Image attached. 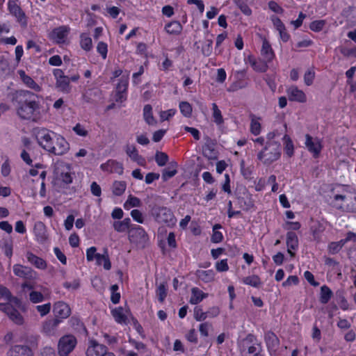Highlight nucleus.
Instances as JSON below:
<instances>
[{
    "label": "nucleus",
    "instance_id": "1",
    "mask_svg": "<svg viewBox=\"0 0 356 356\" xmlns=\"http://www.w3.org/2000/svg\"><path fill=\"white\" fill-rule=\"evenodd\" d=\"M0 310L5 312L15 323L22 325L24 318L17 309L21 307V301L17 298L12 296L9 290L4 286H0Z\"/></svg>",
    "mask_w": 356,
    "mask_h": 356
},
{
    "label": "nucleus",
    "instance_id": "2",
    "mask_svg": "<svg viewBox=\"0 0 356 356\" xmlns=\"http://www.w3.org/2000/svg\"><path fill=\"white\" fill-rule=\"evenodd\" d=\"M19 95L24 102L17 108V115L24 120L38 122L42 118L39 103L33 99V94L28 90H22Z\"/></svg>",
    "mask_w": 356,
    "mask_h": 356
},
{
    "label": "nucleus",
    "instance_id": "3",
    "mask_svg": "<svg viewBox=\"0 0 356 356\" xmlns=\"http://www.w3.org/2000/svg\"><path fill=\"white\" fill-rule=\"evenodd\" d=\"M330 204L343 212H356V197L349 194H335Z\"/></svg>",
    "mask_w": 356,
    "mask_h": 356
},
{
    "label": "nucleus",
    "instance_id": "4",
    "mask_svg": "<svg viewBox=\"0 0 356 356\" xmlns=\"http://www.w3.org/2000/svg\"><path fill=\"white\" fill-rule=\"evenodd\" d=\"M281 156V147L279 143H266L264 147L259 152L257 158L264 164H270Z\"/></svg>",
    "mask_w": 356,
    "mask_h": 356
},
{
    "label": "nucleus",
    "instance_id": "5",
    "mask_svg": "<svg viewBox=\"0 0 356 356\" xmlns=\"http://www.w3.org/2000/svg\"><path fill=\"white\" fill-rule=\"evenodd\" d=\"M34 135L39 145L48 152L57 133L45 128H37L34 130Z\"/></svg>",
    "mask_w": 356,
    "mask_h": 356
},
{
    "label": "nucleus",
    "instance_id": "6",
    "mask_svg": "<svg viewBox=\"0 0 356 356\" xmlns=\"http://www.w3.org/2000/svg\"><path fill=\"white\" fill-rule=\"evenodd\" d=\"M70 148V145L67 140L62 135L57 134L48 152L56 156H63L69 152Z\"/></svg>",
    "mask_w": 356,
    "mask_h": 356
},
{
    "label": "nucleus",
    "instance_id": "7",
    "mask_svg": "<svg viewBox=\"0 0 356 356\" xmlns=\"http://www.w3.org/2000/svg\"><path fill=\"white\" fill-rule=\"evenodd\" d=\"M77 343L74 336L67 334L62 337L58 343L59 356H68L72 352Z\"/></svg>",
    "mask_w": 356,
    "mask_h": 356
},
{
    "label": "nucleus",
    "instance_id": "8",
    "mask_svg": "<svg viewBox=\"0 0 356 356\" xmlns=\"http://www.w3.org/2000/svg\"><path fill=\"white\" fill-rule=\"evenodd\" d=\"M54 173L56 179L61 180L65 184L72 182L71 175V166L63 161H58L54 165Z\"/></svg>",
    "mask_w": 356,
    "mask_h": 356
},
{
    "label": "nucleus",
    "instance_id": "9",
    "mask_svg": "<svg viewBox=\"0 0 356 356\" xmlns=\"http://www.w3.org/2000/svg\"><path fill=\"white\" fill-rule=\"evenodd\" d=\"M305 145L314 158H318L323 148L322 139L318 137H312L309 134L305 135Z\"/></svg>",
    "mask_w": 356,
    "mask_h": 356
},
{
    "label": "nucleus",
    "instance_id": "10",
    "mask_svg": "<svg viewBox=\"0 0 356 356\" xmlns=\"http://www.w3.org/2000/svg\"><path fill=\"white\" fill-rule=\"evenodd\" d=\"M53 74L56 79V88L63 93H70L72 90V86L70 83V77L65 76L60 69L54 70Z\"/></svg>",
    "mask_w": 356,
    "mask_h": 356
},
{
    "label": "nucleus",
    "instance_id": "11",
    "mask_svg": "<svg viewBox=\"0 0 356 356\" xmlns=\"http://www.w3.org/2000/svg\"><path fill=\"white\" fill-rule=\"evenodd\" d=\"M17 0H8V8L11 15H13L22 26L26 27L27 19L25 13L17 4Z\"/></svg>",
    "mask_w": 356,
    "mask_h": 356
},
{
    "label": "nucleus",
    "instance_id": "12",
    "mask_svg": "<svg viewBox=\"0 0 356 356\" xmlns=\"http://www.w3.org/2000/svg\"><path fill=\"white\" fill-rule=\"evenodd\" d=\"M70 32V27L63 25L53 29L49 37L51 40L57 44H65L67 41V36Z\"/></svg>",
    "mask_w": 356,
    "mask_h": 356
},
{
    "label": "nucleus",
    "instance_id": "13",
    "mask_svg": "<svg viewBox=\"0 0 356 356\" xmlns=\"http://www.w3.org/2000/svg\"><path fill=\"white\" fill-rule=\"evenodd\" d=\"M129 84V74L123 76L120 79L115 90V101L117 102H124L127 97V88Z\"/></svg>",
    "mask_w": 356,
    "mask_h": 356
},
{
    "label": "nucleus",
    "instance_id": "14",
    "mask_svg": "<svg viewBox=\"0 0 356 356\" xmlns=\"http://www.w3.org/2000/svg\"><path fill=\"white\" fill-rule=\"evenodd\" d=\"M156 220L160 223H164L171 227L176 224L177 220L173 213L167 208H161L156 216Z\"/></svg>",
    "mask_w": 356,
    "mask_h": 356
},
{
    "label": "nucleus",
    "instance_id": "15",
    "mask_svg": "<svg viewBox=\"0 0 356 356\" xmlns=\"http://www.w3.org/2000/svg\"><path fill=\"white\" fill-rule=\"evenodd\" d=\"M53 312L55 318L59 319L60 321L69 317L71 314L70 306L63 301L55 302L53 307Z\"/></svg>",
    "mask_w": 356,
    "mask_h": 356
},
{
    "label": "nucleus",
    "instance_id": "16",
    "mask_svg": "<svg viewBox=\"0 0 356 356\" xmlns=\"http://www.w3.org/2000/svg\"><path fill=\"white\" fill-rule=\"evenodd\" d=\"M109 353L106 346L95 340H90L86 350V356H104Z\"/></svg>",
    "mask_w": 356,
    "mask_h": 356
},
{
    "label": "nucleus",
    "instance_id": "17",
    "mask_svg": "<svg viewBox=\"0 0 356 356\" xmlns=\"http://www.w3.org/2000/svg\"><path fill=\"white\" fill-rule=\"evenodd\" d=\"M286 94L290 101L299 103H305L307 102V96L305 93L296 86H291L289 87L286 89Z\"/></svg>",
    "mask_w": 356,
    "mask_h": 356
},
{
    "label": "nucleus",
    "instance_id": "18",
    "mask_svg": "<svg viewBox=\"0 0 356 356\" xmlns=\"http://www.w3.org/2000/svg\"><path fill=\"white\" fill-rule=\"evenodd\" d=\"M100 168L102 171L108 173H117L122 175L123 173V165L115 160H108L106 163L101 164Z\"/></svg>",
    "mask_w": 356,
    "mask_h": 356
},
{
    "label": "nucleus",
    "instance_id": "19",
    "mask_svg": "<svg viewBox=\"0 0 356 356\" xmlns=\"http://www.w3.org/2000/svg\"><path fill=\"white\" fill-rule=\"evenodd\" d=\"M147 236L144 229L140 226H136L129 230V240L131 243H138L145 240Z\"/></svg>",
    "mask_w": 356,
    "mask_h": 356
},
{
    "label": "nucleus",
    "instance_id": "20",
    "mask_svg": "<svg viewBox=\"0 0 356 356\" xmlns=\"http://www.w3.org/2000/svg\"><path fill=\"white\" fill-rule=\"evenodd\" d=\"M13 273L16 276L25 280L33 279L36 274L31 268L20 264L13 266Z\"/></svg>",
    "mask_w": 356,
    "mask_h": 356
},
{
    "label": "nucleus",
    "instance_id": "21",
    "mask_svg": "<svg viewBox=\"0 0 356 356\" xmlns=\"http://www.w3.org/2000/svg\"><path fill=\"white\" fill-rule=\"evenodd\" d=\"M262 45L261 48V55L267 62L271 63L275 57V52L268 40L263 37Z\"/></svg>",
    "mask_w": 356,
    "mask_h": 356
},
{
    "label": "nucleus",
    "instance_id": "22",
    "mask_svg": "<svg viewBox=\"0 0 356 356\" xmlns=\"http://www.w3.org/2000/svg\"><path fill=\"white\" fill-rule=\"evenodd\" d=\"M36 240L39 243H44L48 238L47 227L42 222H37L33 228Z\"/></svg>",
    "mask_w": 356,
    "mask_h": 356
},
{
    "label": "nucleus",
    "instance_id": "23",
    "mask_svg": "<svg viewBox=\"0 0 356 356\" xmlns=\"http://www.w3.org/2000/svg\"><path fill=\"white\" fill-rule=\"evenodd\" d=\"M60 323V320L57 318L47 319L42 323V332L47 335H53Z\"/></svg>",
    "mask_w": 356,
    "mask_h": 356
},
{
    "label": "nucleus",
    "instance_id": "24",
    "mask_svg": "<svg viewBox=\"0 0 356 356\" xmlns=\"http://www.w3.org/2000/svg\"><path fill=\"white\" fill-rule=\"evenodd\" d=\"M49 293L48 289H44L43 293L35 290L29 292V300L33 304H38L44 301L49 298Z\"/></svg>",
    "mask_w": 356,
    "mask_h": 356
},
{
    "label": "nucleus",
    "instance_id": "25",
    "mask_svg": "<svg viewBox=\"0 0 356 356\" xmlns=\"http://www.w3.org/2000/svg\"><path fill=\"white\" fill-rule=\"evenodd\" d=\"M128 309L118 307L111 310V314L118 323H126L127 321Z\"/></svg>",
    "mask_w": 356,
    "mask_h": 356
},
{
    "label": "nucleus",
    "instance_id": "26",
    "mask_svg": "<svg viewBox=\"0 0 356 356\" xmlns=\"http://www.w3.org/2000/svg\"><path fill=\"white\" fill-rule=\"evenodd\" d=\"M8 356H33L32 350L24 346H15L7 353Z\"/></svg>",
    "mask_w": 356,
    "mask_h": 356
},
{
    "label": "nucleus",
    "instance_id": "27",
    "mask_svg": "<svg viewBox=\"0 0 356 356\" xmlns=\"http://www.w3.org/2000/svg\"><path fill=\"white\" fill-rule=\"evenodd\" d=\"M287 252L291 257L294 256L293 250H296L298 247V239L297 235L292 232L286 234Z\"/></svg>",
    "mask_w": 356,
    "mask_h": 356
},
{
    "label": "nucleus",
    "instance_id": "28",
    "mask_svg": "<svg viewBox=\"0 0 356 356\" xmlns=\"http://www.w3.org/2000/svg\"><path fill=\"white\" fill-rule=\"evenodd\" d=\"M18 74L22 80L23 83L29 88L35 92H40L42 87L38 84L31 76H28L24 71L20 70Z\"/></svg>",
    "mask_w": 356,
    "mask_h": 356
},
{
    "label": "nucleus",
    "instance_id": "29",
    "mask_svg": "<svg viewBox=\"0 0 356 356\" xmlns=\"http://www.w3.org/2000/svg\"><path fill=\"white\" fill-rule=\"evenodd\" d=\"M125 151L130 159L136 162L138 165H144L145 164V159L139 155L138 150L134 145H127Z\"/></svg>",
    "mask_w": 356,
    "mask_h": 356
},
{
    "label": "nucleus",
    "instance_id": "30",
    "mask_svg": "<svg viewBox=\"0 0 356 356\" xmlns=\"http://www.w3.org/2000/svg\"><path fill=\"white\" fill-rule=\"evenodd\" d=\"M248 59L250 65L254 69V70L259 72H265L267 71L268 68V64L269 62H267L266 60H256L252 56H249Z\"/></svg>",
    "mask_w": 356,
    "mask_h": 356
},
{
    "label": "nucleus",
    "instance_id": "31",
    "mask_svg": "<svg viewBox=\"0 0 356 356\" xmlns=\"http://www.w3.org/2000/svg\"><path fill=\"white\" fill-rule=\"evenodd\" d=\"M26 258L28 261L33 265L35 268L41 270L46 269L47 263L43 259L35 255L32 252H28L26 254Z\"/></svg>",
    "mask_w": 356,
    "mask_h": 356
},
{
    "label": "nucleus",
    "instance_id": "32",
    "mask_svg": "<svg viewBox=\"0 0 356 356\" xmlns=\"http://www.w3.org/2000/svg\"><path fill=\"white\" fill-rule=\"evenodd\" d=\"M79 44L85 51H90L93 47L92 40L88 33H82L79 36Z\"/></svg>",
    "mask_w": 356,
    "mask_h": 356
},
{
    "label": "nucleus",
    "instance_id": "33",
    "mask_svg": "<svg viewBox=\"0 0 356 356\" xmlns=\"http://www.w3.org/2000/svg\"><path fill=\"white\" fill-rule=\"evenodd\" d=\"M207 296V293H204L198 288L194 287L191 289V296L189 302L192 305H197Z\"/></svg>",
    "mask_w": 356,
    "mask_h": 356
},
{
    "label": "nucleus",
    "instance_id": "34",
    "mask_svg": "<svg viewBox=\"0 0 356 356\" xmlns=\"http://www.w3.org/2000/svg\"><path fill=\"white\" fill-rule=\"evenodd\" d=\"M261 118L255 115H251L250 131L254 135L258 136L261 132Z\"/></svg>",
    "mask_w": 356,
    "mask_h": 356
},
{
    "label": "nucleus",
    "instance_id": "35",
    "mask_svg": "<svg viewBox=\"0 0 356 356\" xmlns=\"http://www.w3.org/2000/svg\"><path fill=\"white\" fill-rule=\"evenodd\" d=\"M143 118L149 125L154 126L156 124L157 121L153 115L152 107L151 105H145L143 108Z\"/></svg>",
    "mask_w": 356,
    "mask_h": 356
},
{
    "label": "nucleus",
    "instance_id": "36",
    "mask_svg": "<svg viewBox=\"0 0 356 356\" xmlns=\"http://www.w3.org/2000/svg\"><path fill=\"white\" fill-rule=\"evenodd\" d=\"M113 227L118 232H129L131 227V220L129 218H126L121 221H115L113 223Z\"/></svg>",
    "mask_w": 356,
    "mask_h": 356
},
{
    "label": "nucleus",
    "instance_id": "37",
    "mask_svg": "<svg viewBox=\"0 0 356 356\" xmlns=\"http://www.w3.org/2000/svg\"><path fill=\"white\" fill-rule=\"evenodd\" d=\"M284 149L285 154L291 157L294 154V145L290 136L285 134L283 136Z\"/></svg>",
    "mask_w": 356,
    "mask_h": 356
},
{
    "label": "nucleus",
    "instance_id": "38",
    "mask_svg": "<svg viewBox=\"0 0 356 356\" xmlns=\"http://www.w3.org/2000/svg\"><path fill=\"white\" fill-rule=\"evenodd\" d=\"M95 261L97 266L102 265L104 268L106 270H109L111 268V263L106 252L105 254L97 255V258Z\"/></svg>",
    "mask_w": 356,
    "mask_h": 356
},
{
    "label": "nucleus",
    "instance_id": "39",
    "mask_svg": "<svg viewBox=\"0 0 356 356\" xmlns=\"http://www.w3.org/2000/svg\"><path fill=\"white\" fill-rule=\"evenodd\" d=\"M166 32L169 34L177 35L181 33L182 26L179 22L174 21L165 26Z\"/></svg>",
    "mask_w": 356,
    "mask_h": 356
},
{
    "label": "nucleus",
    "instance_id": "40",
    "mask_svg": "<svg viewBox=\"0 0 356 356\" xmlns=\"http://www.w3.org/2000/svg\"><path fill=\"white\" fill-rule=\"evenodd\" d=\"M141 205L142 202L139 198L130 195L124 204V208L126 210H129L132 207H140Z\"/></svg>",
    "mask_w": 356,
    "mask_h": 356
},
{
    "label": "nucleus",
    "instance_id": "41",
    "mask_svg": "<svg viewBox=\"0 0 356 356\" xmlns=\"http://www.w3.org/2000/svg\"><path fill=\"white\" fill-rule=\"evenodd\" d=\"M127 188V184L122 181H115L113 184L112 191L115 195L120 196L122 195Z\"/></svg>",
    "mask_w": 356,
    "mask_h": 356
},
{
    "label": "nucleus",
    "instance_id": "42",
    "mask_svg": "<svg viewBox=\"0 0 356 356\" xmlns=\"http://www.w3.org/2000/svg\"><path fill=\"white\" fill-rule=\"evenodd\" d=\"M265 340L267 346L269 348H275L278 346L279 340L276 335L273 332H267L265 334Z\"/></svg>",
    "mask_w": 356,
    "mask_h": 356
},
{
    "label": "nucleus",
    "instance_id": "43",
    "mask_svg": "<svg viewBox=\"0 0 356 356\" xmlns=\"http://www.w3.org/2000/svg\"><path fill=\"white\" fill-rule=\"evenodd\" d=\"M198 277L204 282H209L214 280L215 273L212 270H199Z\"/></svg>",
    "mask_w": 356,
    "mask_h": 356
},
{
    "label": "nucleus",
    "instance_id": "44",
    "mask_svg": "<svg viewBox=\"0 0 356 356\" xmlns=\"http://www.w3.org/2000/svg\"><path fill=\"white\" fill-rule=\"evenodd\" d=\"M242 282L253 287H259L261 284L260 278L254 275L244 277Z\"/></svg>",
    "mask_w": 356,
    "mask_h": 356
},
{
    "label": "nucleus",
    "instance_id": "45",
    "mask_svg": "<svg viewBox=\"0 0 356 356\" xmlns=\"http://www.w3.org/2000/svg\"><path fill=\"white\" fill-rule=\"evenodd\" d=\"M332 296V292L329 287L324 285L321 288L320 300L323 304H326Z\"/></svg>",
    "mask_w": 356,
    "mask_h": 356
},
{
    "label": "nucleus",
    "instance_id": "46",
    "mask_svg": "<svg viewBox=\"0 0 356 356\" xmlns=\"http://www.w3.org/2000/svg\"><path fill=\"white\" fill-rule=\"evenodd\" d=\"M179 107L180 109V112L186 118H189L191 116L193 109L191 105L188 102H181L179 103Z\"/></svg>",
    "mask_w": 356,
    "mask_h": 356
},
{
    "label": "nucleus",
    "instance_id": "47",
    "mask_svg": "<svg viewBox=\"0 0 356 356\" xmlns=\"http://www.w3.org/2000/svg\"><path fill=\"white\" fill-rule=\"evenodd\" d=\"M221 228V225L219 224H216L213 227V234L211 236V241L215 243H220L223 239V236L222 232H219L218 229Z\"/></svg>",
    "mask_w": 356,
    "mask_h": 356
},
{
    "label": "nucleus",
    "instance_id": "48",
    "mask_svg": "<svg viewBox=\"0 0 356 356\" xmlns=\"http://www.w3.org/2000/svg\"><path fill=\"white\" fill-rule=\"evenodd\" d=\"M212 109H213V121L217 124H221L223 123V118L221 113V111L218 108L216 104L213 103L212 104Z\"/></svg>",
    "mask_w": 356,
    "mask_h": 356
},
{
    "label": "nucleus",
    "instance_id": "49",
    "mask_svg": "<svg viewBox=\"0 0 356 356\" xmlns=\"http://www.w3.org/2000/svg\"><path fill=\"white\" fill-rule=\"evenodd\" d=\"M156 293L159 300L161 302H163L167 295V289L165 284L164 283H161L157 286Z\"/></svg>",
    "mask_w": 356,
    "mask_h": 356
},
{
    "label": "nucleus",
    "instance_id": "50",
    "mask_svg": "<svg viewBox=\"0 0 356 356\" xmlns=\"http://www.w3.org/2000/svg\"><path fill=\"white\" fill-rule=\"evenodd\" d=\"M72 130L77 136L81 137H86L88 135V130L84 125L80 123H77L74 127H73Z\"/></svg>",
    "mask_w": 356,
    "mask_h": 356
},
{
    "label": "nucleus",
    "instance_id": "51",
    "mask_svg": "<svg viewBox=\"0 0 356 356\" xmlns=\"http://www.w3.org/2000/svg\"><path fill=\"white\" fill-rule=\"evenodd\" d=\"M304 83L306 86L312 85L315 79V72L313 69L307 70L304 74Z\"/></svg>",
    "mask_w": 356,
    "mask_h": 356
},
{
    "label": "nucleus",
    "instance_id": "52",
    "mask_svg": "<svg viewBox=\"0 0 356 356\" xmlns=\"http://www.w3.org/2000/svg\"><path fill=\"white\" fill-rule=\"evenodd\" d=\"M35 309L40 314V316L43 317L50 312L51 304L50 302H47L43 305H37Z\"/></svg>",
    "mask_w": 356,
    "mask_h": 356
},
{
    "label": "nucleus",
    "instance_id": "53",
    "mask_svg": "<svg viewBox=\"0 0 356 356\" xmlns=\"http://www.w3.org/2000/svg\"><path fill=\"white\" fill-rule=\"evenodd\" d=\"M155 161L159 166H163L168 161V155L162 152H157L155 155Z\"/></svg>",
    "mask_w": 356,
    "mask_h": 356
},
{
    "label": "nucleus",
    "instance_id": "54",
    "mask_svg": "<svg viewBox=\"0 0 356 356\" xmlns=\"http://www.w3.org/2000/svg\"><path fill=\"white\" fill-rule=\"evenodd\" d=\"M343 245V241H341V240L337 242H332L328 245V250L330 253L334 254L338 253Z\"/></svg>",
    "mask_w": 356,
    "mask_h": 356
},
{
    "label": "nucleus",
    "instance_id": "55",
    "mask_svg": "<svg viewBox=\"0 0 356 356\" xmlns=\"http://www.w3.org/2000/svg\"><path fill=\"white\" fill-rule=\"evenodd\" d=\"M325 24L326 22L325 20H315L310 24L309 29L314 32H319L323 30Z\"/></svg>",
    "mask_w": 356,
    "mask_h": 356
},
{
    "label": "nucleus",
    "instance_id": "56",
    "mask_svg": "<svg viewBox=\"0 0 356 356\" xmlns=\"http://www.w3.org/2000/svg\"><path fill=\"white\" fill-rule=\"evenodd\" d=\"M118 286L117 284L112 285L111 286V300L113 303L117 304L120 302V294L118 292Z\"/></svg>",
    "mask_w": 356,
    "mask_h": 356
},
{
    "label": "nucleus",
    "instance_id": "57",
    "mask_svg": "<svg viewBox=\"0 0 356 356\" xmlns=\"http://www.w3.org/2000/svg\"><path fill=\"white\" fill-rule=\"evenodd\" d=\"M97 51L102 56L103 59H106L108 53L107 44L104 42H99L97 46Z\"/></svg>",
    "mask_w": 356,
    "mask_h": 356
},
{
    "label": "nucleus",
    "instance_id": "58",
    "mask_svg": "<svg viewBox=\"0 0 356 356\" xmlns=\"http://www.w3.org/2000/svg\"><path fill=\"white\" fill-rule=\"evenodd\" d=\"M97 255H100V254L97 253V248L95 247H90L86 250V259L88 261L96 260Z\"/></svg>",
    "mask_w": 356,
    "mask_h": 356
},
{
    "label": "nucleus",
    "instance_id": "59",
    "mask_svg": "<svg viewBox=\"0 0 356 356\" xmlns=\"http://www.w3.org/2000/svg\"><path fill=\"white\" fill-rule=\"evenodd\" d=\"M216 269L218 272H226L229 270V266L227 264V259H221L216 262L215 265Z\"/></svg>",
    "mask_w": 356,
    "mask_h": 356
},
{
    "label": "nucleus",
    "instance_id": "60",
    "mask_svg": "<svg viewBox=\"0 0 356 356\" xmlns=\"http://www.w3.org/2000/svg\"><path fill=\"white\" fill-rule=\"evenodd\" d=\"M260 352L261 346L258 343H254L248 347V353L250 355L249 356H262Z\"/></svg>",
    "mask_w": 356,
    "mask_h": 356
},
{
    "label": "nucleus",
    "instance_id": "61",
    "mask_svg": "<svg viewBox=\"0 0 356 356\" xmlns=\"http://www.w3.org/2000/svg\"><path fill=\"white\" fill-rule=\"evenodd\" d=\"M176 112V110L173 108L168 109L165 111H161L159 113L161 121L163 122L169 120L175 115Z\"/></svg>",
    "mask_w": 356,
    "mask_h": 356
},
{
    "label": "nucleus",
    "instance_id": "62",
    "mask_svg": "<svg viewBox=\"0 0 356 356\" xmlns=\"http://www.w3.org/2000/svg\"><path fill=\"white\" fill-rule=\"evenodd\" d=\"M194 318L197 321H202L207 318V314L204 312L200 307H195L194 309Z\"/></svg>",
    "mask_w": 356,
    "mask_h": 356
},
{
    "label": "nucleus",
    "instance_id": "63",
    "mask_svg": "<svg viewBox=\"0 0 356 356\" xmlns=\"http://www.w3.org/2000/svg\"><path fill=\"white\" fill-rule=\"evenodd\" d=\"M63 286L68 290L74 291L79 288L80 282L78 280L67 281L63 284Z\"/></svg>",
    "mask_w": 356,
    "mask_h": 356
},
{
    "label": "nucleus",
    "instance_id": "64",
    "mask_svg": "<svg viewBox=\"0 0 356 356\" xmlns=\"http://www.w3.org/2000/svg\"><path fill=\"white\" fill-rule=\"evenodd\" d=\"M299 279L296 275L289 276L288 278L282 283L284 287L291 286L292 285H298Z\"/></svg>",
    "mask_w": 356,
    "mask_h": 356
}]
</instances>
